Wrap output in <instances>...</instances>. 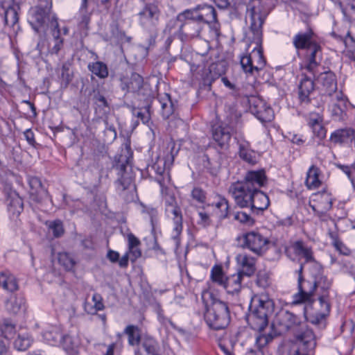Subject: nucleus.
I'll list each match as a JSON object with an SVG mask.
<instances>
[{
    "label": "nucleus",
    "instance_id": "58836bf2",
    "mask_svg": "<svg viewBox=\"0 0 355 355\" xmlns=\"http://www.w3.org/2000/svg\"><path fill=\"white\" fill-rule=\"evenodd\" d=\"M132 115L140 119L144 124H147L150 120V105L146 104L142 107L132 106L131 108Z\"/></svg>",
    "mask_w": 355,
    "mask_h": 355
},
{
    "label": "nucleus",
    "instance_id": "f03ea898",
    "mask_svg": "<svg viewBox=\"0 0 355 355\" xmlns=\"http://www.w3.org/2000/svg\"><path fill=\"white\" fill-rule=\"evenodd\" d=\"M272 326L278 334L291 333L295 340H298L300 345H307L309 347L314 345V333L301 316L288 310L282 309L276 315Z\"/></svg>",
    "mask_w": 355,
    "mask_h": 355
},
{
    "label": "nucleus",
    "instance_id": "5701e85b",
    "mask_svg": "<svg viewBox=\"0 0 355 355\" xmlns=\"http://www.w3.org/2000/svg\"><path fill=\"white\" fill-rule=\"evenodd\" d=\"M323 268L321 265L317 262H314L312 266L311 271V277L314 279L316 288H321L324 293L322 295H327V300L329 299L328 291L331 287V282L323 274Z\"/></svg>",
    "mask_w": 355,
    "mask_h": 355
},
{
    "label": "nucleus",
    "instance_id": "4c0bfd02",
    "mask_svg": "<svg viewBox=\"0 0 355 355\" xmlns=\"http://www.w3.org/2000/svg\"><path fill=\"white\" fill-rule=\"evenodd\" d=\"M138 15L141 21H157L158 20L159 12L155 5L148 4Z\"/></svg>",
    "mask_w": 355,
    "mask_h": 355
},
{
    "label": "nucleus",
    "instance_id": "423d86ee",
    "mask_svg": "<svg viewBox=\"0 0 355 355\" xmlns=\"http://www.w3.org/2000/svg\"><path fill=\"white\" fill-rule=\"evenodd\" d=\"M304 263H300L299 268L295 270L294 275L297 277L298 292L293 295L292 304L294 305L305 304L311 306L315 302V292L316 290L314 279H304L303 271Z\"/></svg>",
    "mask_w": 355,
    "mask_h": 355
},
{
    "label": "nucleus",
    "instance_id": "c9c22d12",
    "mask_svg": "<svg viewBox=\"0 0 355 355\" xmlns=\"http://www.w3.org/2000/svg\"><path fill=\"white\" fill-rule=\"evenodd\" d=\"M123 334L128 336V341L130 346H139L142 342L143 336L141 335V329L136 325H128L125 328Z\"/></svg>",
    "mask_w": 355,
    "mask_h": 355
},
{
    "label": "nucleus",
    "instance_id": "774afa93",
    "mask_svg": "<svg viewBox=\"0 0 355 355\" xmlns=\"http://www.w3.org/2000/svg\"><path fill=\"white\" fill-rule=\"evenodd\" d=\"M224 355H234L233 353V345L231 341H223L218 345Z\"/></svg>",
    "mask_w": 355,
    "mask_h": 355
},
{
    "label": "nucleus",
    "instance_id": "de8ad7c7",
    "mask_svg": "<svg viewBox=\"0 0 355 355\" xmlns=\"http://www.w3.org/2000/svg\"><path fill=\"white\" fill-rule=\"evenodd\" d=\"M58 259L59 263L68 271L72 270L76 265V261L72 254L66 252L58 253Z\"/></svg>",
    "mask_w": 355,
    "mask_h": 355
},
{
    "label": "nucleus",
    "instance_id": "a18cd8bd",
    "mask_svg": "<svg viewBox=\"0 0 355 355\" xmlns=\"http://www.w3.org/2000/svg\"><path fill=\"white\" fill-rule=\"evenodd\" d=\"M92 99L94 104L96 105V110L98 109L100 111L102 110L103 113L110 110V104L106 98L100 92V91H94Z\"/></svg>",
    "mask_w": 355,
    "mask_h": 355
},
{
    "label": "nucleus",
    "instance_id": "bb28decb",
    "mask_svg": "<svg viewBox=\"0 0 355 355\" xmlns=\"http://www.w3.org/2000/svg\"><path fill=\"white\" fill-rule=\"evenodd\" d=\"M5 194L6 196V204L8 209L12 211L13 214H20L24 209L23 200L18 193L12 190L10 188L5 189Z\"/></svg>",
    "mask_w": 355,
    "mask_h": 355
},
{
    "label": "nucleus",
    "instance_id": "8fccbe9b",
    "mask_svg": "<svg viewBox=\"0 0 355 355\" xmlns=\"http://www.w3.org/2000/svg\"><path fill=\"white\" fill-rule=\"evenodd\" d=\"M1 331L6 339H12L16 333V325L11 320L6 319L1 326Z\"/></svg>",
    "mask_w": 355,
    "mask_h": 355
},
{
    "label": "nucleus",
    "instance_id": "39448f33",
    "mask_svg": "<svg viewBox=\"0 0 355 355\" xmlns=\"http://www.w3.org/2000/svg\"><path fill=\"white\" fill-rule=\"evenodd\" d=\"M275 304L267 295H254L252 297L247 321L250 327L257 331H263L268 325L269 316L274 311Z\"/></svg>",
    "mask_w": 355,
    "mask_h": 355
},
{
    "label": "nucleus",
    "instance_id": "b1692460",
    "mask_svg": "<svg viewBox=\"0 0 355 355\" xmlns=\"http://www.w3.org/2000/svg\"><path fill=\"white\" fill-rule=\"evenodd\" d=\"M143 84V77L137 73H132L130 77L123 76L120 78V87L125 93L139 92Z\"/></svg>",
    "mask_w": 355,
    "mask_h": 355
},
{
    "label": "nucleus",
    "instance_id": "4be33fe9",
    "mask_svg": "<svg viewBox=\"0 0 355 355\" xmlns=\"http://www.w3.org/2000/svg\"><path fill=\"white\" fill-rule=\"evenodd\" d=\"M231 137L230 128L222 125L212 127L213 140L220 150H227L229 148Z\"/></svg>",
    "mask_w": 355,
    "mask_h": 355
},
{
    "label": "nucleus",
    "instance_id": "4d7b16f0",
    "mask_svg": "<svg viewBox=\"0 0 355 355\" xmlns=\"http://www.w3.org/2000/svg\"><path fill=\"white\" fill-rule=\"evenodd\" d=\"M225 276L220 266H214L211 270V280L221 286L224 284Z\"/></svg>",
    "mask_w": 355,
    "mask_h": 355
},
{
    "label": "nucleus",
    "instance_id": "2eb2a0df",
    "mask_svg": "<svg viewBox=\"0 0 355 355\" xmlns=\"http://www.w3.org/2000/svg\"><path fill=\"white\" fill-rule=\"evenodd\" d=\"M235 139L240 159L249 164L254 165L257 162V157L255 150L251 148L250 143L243 137H236Z\"/></svg>",
    "mask_w": 355,
    "mask_h": 355
},
{
    "label": "nucleus",
    "instance_id": "ddd939ff",
    "mask_svg": "<svg viewBox=\"0 0 355 355\" xmlns=\"http://www.w3.org/2000/svg\"><path fill=\"white\" fill-rule=\"evenodd\" d=\"M166 214L169 216H173V229L172 239L174 241L176 247L178 248L180 243V235L181 234L183 230L182 225V214L180 207L178 204L170 206L165 209Z\"/></svg>",
    "mask_w": 355,
    "mask_h": 355
},
{
    "label": "nucleus",
    "instance_id": "a878e982",
    "mask_svg": "<svg viewBox=\"0 0 355 355\" xmlns=\"http://www.w3.org/2000/svg\"><path fill=\"white\" fill-rule=\"evenodd\" d=\"M318 81L322 84L325 94L332 96L338 93L336 76L331 71L321 73L318 77Z\"/></svg>",
    "mask_w": 355,
    "mask_h": 355
},
{
    "label": "nucleus",
    "instance_id": "2f4dec72",
    "mask_svg": "<svg viewBox=\"0 0 355 355\" xmlns=\"http://www.w3.org/2000/svg\"><path fill=\"white\" fill-rule=\"evenodd\" d=\"M44 340L51 345H57L62 342L71 340L70 336L63 335L58 327H53L43 333Z\"/></svg>",
    "mask_w": 355,
    "mask_h": 355
},
{
    "label": "nucleus",
    "instance_id": "37998d69",
    "mask_svg": "<svg viewBox=\"0 0 355 355\" xmlns=\"http://www.w3.org/2000/svg\"><path fill=\"white\" fill-rule=\"evenodd\" d=\"M319 205L322 208L321 211H317L314 207H312L313 210L318 215L322 214L323 213L331 209L333 205V198H331V194L325 191L321 193Z\"/></svg>",
    "mask_w": 355,
    "mask_h": 355
},
{
    "label": "nucleus",
    "instance_id": "72a5a7b5",
    "mask_svg": "<svg viewBox=\"0 0 355 355\" xmlns=\"http://www.w3.org/2000/svg\"><path fill=\"white\" fill-rule=\"evenodd\" d=\"M32 14L37 22H57L58 21L56 15L52 12L50 7H35L32 9Z\"/></svg>",
    "mask_w": 355,
    "mask_h": 355
},
{
    "label": "nucleus",
    "instance_id": "bf43d9fd",
    "mask_svg": "<svg viewBox=\"0 0 355 355\" xmlns=\"http://www.w3.org/2000/svg\"><path fill=\"white\" fill-rule=\"evenodd\" d=\"M256 282L258 286L263 288H267L270 284L269 274L265 270L259 271Z\"/></svg>",
    "mask_w": 355,
    "mask_h": 355
},
{
    "label": "nucleus",
    "instance_id": "6e6552de",
    "mask_svg": "<svg viewBox=\"0 0 355 355\" xmlns=\"http://www.w3.org/2000/svg\"><path fill=\"white\" fill-rule=\"evenodd\" d=\"M262 24H250L249 31L246 33V35H248L249 39L257 45L250 53L254 70H255L256 73H259L266 64V60L263 56V51L261 46Z\"/></svg>",
    "mask_w": 355,
    "mask_h": 355
},
{
    "label": "nucleus",
    "instance_id": "7c9ffc66",
    "mask_svg": "<svg viewBox=\"0 0 355 355\" xmlns=\"http://www.w3.org/2000/svg\"><path fill=\"white\" fill-rule=\"evenodd\" d=\"M159 102L161 105V114L165 119H168L175 112L178 101L173 100L171 96L166 93L159 96Z\"/></svg>",
    "mask_w": 355,
    "mask_h": 355
},
{
    "label": "nucleus",
    "instance_id": "7ed1b4c3",
    "mask_svg": "<svg viewBox=\"0 0 355 355\" xmlns=\"http://www.w3.org/2000/svg\"><path fill=\"white\" fill-rule=\"evenodd\" d=\"M267 182L263 170L249 171L243 180L233 182L229 187V193L235 203L241 208H247L251 203L252 198L257 188H261Z\"/></svg>",
    "mask_w": 355,
    "mask_h": 355
},
{
    "label": "nucleus",
    "instance_id": "603ef678",
    "mask_svg": "<svg viewBox=\"0 0 355 355\" xmlns=\"http://www.w3.org/2000/svg\"><path fill=\"white\" fill-rule=\"evenodd\" d=\"M31 344V339L28 334H19L14 341V346L19 351L26 350Z\"/></svg>",
    "mask_w": 355,
    "mask_h": 355
},
{
    "label": "nucleus",
    "instance_id": "0eeeda50",
    "mask_svg": "<svg viewBox=\"0 0 355 355\" xmlns=\"http://www.w3.org/2000/svg\"><path fill=\"white\" fill-rule=\"evenodd\" d=\"M237 244L243 249H248L257 255L263 254L268 249L270 241L259 232L251 230L242 233L236 238Z\"/></svg>",
    "mask_w": 355,
    "mask_h": 355
},
{
    "label": "nucleus",
    "instance_id": "f257e3e1",
    "mask_svg": "<svg viewBox=\"0 0 355 355\" xmlns=\"http://www.w3.org/2000/svg\"><path fill=\"white\" fill-rule=\"evenodd\" d=\"M132 154L130 140L126 139L122 144L121 154L115 157L113 164V168L118 171V178L114 182L116 191L126 202L134 201L137 196L133 178L127 171Z\"/></svg>",
    "mask_w": 355,
    "mask_h": 355
},
{
    "label": "nucleus",
    "instance_id": "aec40b11",
    "mask_svg": "<svg viewBox=\"0 0 355 355\" xmlns=\"http://www.w3.org/2000/svg\"><path fill=\"white\" fill-rule=\"evenodd\" d=\"M314 89L313 80L306 75H302L298 85V99L300 104L309 105L311 103V95Z\"/></svg>",
    "mask_w": 355,
    "mask_h": 355
},
{
    "label": "nucleus",
    "instance_id": "864d4df0",
    "mask_svg": "<svg viewBox=\"0 0 355 355\" xmlns=\"http://www.w3.org/2000/svg\"><path fill=\"white\" fill-rule=\"evenodd\" d=\"M105 128L104 130V141L107 144L112 143L116 138V130L114 125L110 123L108 120L104 121Z\"/></svg>",
    "mask_w": 355,
    "mask_h": 355
},
{
    "label": "nucleus",
    "instance_id": "338daca9",
    "mask_svg": "<svg viewBox=\"0 0 355 355\" xmlns=\"http://www.w3.org/2000/svg\"><path fill=\"white\" fill-rule=\"evenodd\" d=\"M322 116L318 113H311L308 120V125L313 129L322 123Z\"/></svg>",
    "mask_w": 355,
    "mask_h": 355
},
{
    "label": "nucleus",
    "instance_id": "0e129e2a",
    "mask_svg": "<svg viewBox=\"0 0 355 355\" xmlns=\"http://www.w3.org/2000/svg\"><path fill=\"white\" fill-rule=\"evenodd\" d=\"M336 166L345 173L352 182H354V178L352 173L355 171V164L344 165L341 164H336Z\"/></svg>",
    "mask_w": 355,
    "mask_h": 355
},
{
    "label": "nucleus",
    "instance_id": "13d9d810",
    "mask_svg": "<svg viewBox=\"0 0 355 355\" xmlns=\"http://www.w3.org/2000/svg\"><path fill=\"white\" fill-rule=\"evenodd\" d=\"M232 216L234 220L248 226H252L255 223L254 219L250 216V214H248L245 211L232 212Z\"/></svg>",
    "mask_w": 355,
    "mask_h": 355
},
{
    "label": "nucleus",
    "instance_id": "c85d7f7f",
    "mask_svg": "<svg viewBox=\"0 0 355 355\" xmlns=\"http://www.w3.org/2000/svg\"><path fill=\"white\" fill-rule=\"evenodd\" d=\"M108 29L110 32L105 35L106 41L115 40L121 44L131 42L132 37L127 36L124 31L120 30L118 24H109Z\"/></svg>",
    "mask_w": 355,
    "mask_h": 355
},
{
    "label": "nucleus",
    "instance_id": "680f3d73",
    "mask_svg": "<svg viewBox=\"0 0 355 355\" xmlns=\"http://www.w3.org/2000/svg\"><path fill=\"white\" fill-rule=\"evenodd\" d=\"M144 211L146 212L150 217V225L153 230L158 223V211L156 209L153 207H147L145 209Z\"/></svg>",
    "mask_w": 355,
    "mask_h": 355
},
{
    "label": "nucleus",
    "instance_id": "a19ab883",
    "mask_svg": "<svg viewBox=\"0 0 355 355\" xmlns=\"http://www.w3.org/2000/svg\"><path fill=\"white\" fill-rule=\"evenodd\" d=\"M164 165L165 162L158 161L147 168L149 175H152L154 173L156 175L155 177V180L160 184L163 182L162 175L165 171Z\"/></svg>",
    "mask_w": 355,
    "mask_h": 355
},
{
    "label": "nucleus",
    "instance_id": "3c124183",
    "mask_svg": "<svg viewBox=\"0 0 355 355\" xmlns=\"http://www.w3.org/2000/svg\"><path fill=\"white\" fill-rule=\"evenodd\" d=\"M46 225L55 238H60L64 234V229L62 220L59 219L54 220L47 222Z\"/></svg>",
    "mask_w": 355,
    "mask_h": 355
},
{
    "label": "nucleus",
    "instance_id": "4468645a",
    "mask_svg": "<svg viewBox=\"0 0 355 355\" xmlns=\"http://www.w3.org/2000/svg\"><path fill=\"white\" fill-rule=\"evenodd\" d=\"M330 111L334 120L341 121L346 115L348 99L340 92L331 96Z\"/></svg>",
    "mask_w": 355,
    "mask_h": 355
},
{
    "label": "nucleus",
    "instance_id": "ea45409f",
    "mask_svg": "<svg viewBox=\"0 0 355 355\" xmlns=\"http://www.w3.org/2000/svg\"><path fill=\"white\" fill-rule=\"evenodd\" d=\"M268 14V10H262L259 6H254L248 10L247 15L252 22H263Z\"/></svg>",
    "mask_w": 355,
    "mask_h": 355
},
{
    "label": "nucleus",
    "instance_id": "09e8293b",
    "mask_svg": "<svg viewBox=\"0 0 355 355\" xmlns=\"http://www.w3.org/2000/svg\"><path fill=\"white\" fill-rule=\"evenodd\" d=\"M346 5L343 6V2H340L342 11L345 16V20L350 22L355 21V0H345Z\"/></svg>",
    "mask_w": 355,
    "mask_h": 355
},
{
    "label": "nucleus",
    "instance_id": "f704fd0d",
    "mask_svg": "<svg viewBox=\"0 0 355 355\" xmlns=\"http://www.w3.org/2000/svg\"><path fill=\"white\" fill-rule=\"evenodd\" d=\"M227 68V63L225 60H221L211 64L209 67L207 79L211 82L222 76L225 73Z\"/></svg>",
    "mask_w": 355,
    "mask_h": 355
},
{
    "label": "nucleus",
    "instance_id": "9b49d317",
    "mask_svg": "<svg viewBox=\"0 0 355 355\" xmlns=\"http://www.w3.org/2000/svg\"><path fill=\"white\" fill-rule=\"evenodd\" d=\"M318 301L321 306V311L313 313H308L307 306L304 307V315L307 322L324 329L326 327V317L330 312V304L327 301V295H321L318 297Z\"/></svg>",
    "mask_w": 355,
    "mask_h": 355
},
{
    "label": "nucleus",
    "instance_id": "c03bdc74",
    "mask_svg": "<svg viewBox=\"0 0 355 355\" xmlns=\"http://www.w3.org/2000/svg\"><path fill=\"white\" fill-rule=\"evenodd\" d=\"M316 347V338L314 336L313 347H309L307 345L304 346L300 345L299 340H295V345L293 346L290 355H310Z\"/></svg>",
    "mask_w": 355,
    "mask_h": 355
},
{
    "label": "nucleus",
    "instance_id": "20e7f679",
    "mask_svg": "<svg viewBox=\"0 0 355 355\" xmlns=\"http://www.w3.org/2000/svg\"><path fill=\"white\" fill-rule=\"evenodd\" d=\"M205 306L204 319L209 328L218 331L225 329L230 322V313L227 303L216 298L210 291L202 293Z\"/></svg>",
    "mask_w": 355,
    "mask_h": 355
},
{
    "label": "nucleus",
    "instance_id": "e433bc0d",
    "mask_svg": "<svg viewBox=\"0 0 355 355\" xmlns=\"http://www.w3.org/2000/svg\"><path fill=\"white\" fill-rule=\"evenodd\" d=\"M320 170L317 166L312 165L306 173V185L309 189H317L321 185L319 180Z\"/></svg>",
    "mask_w": 355,
    "mask_h": 355
},
{
    "label": "nucleus",
    "instance_id": "79ce46f5",
    "mask_svg": "<svg viewBox=\"0 0 355 355\" xmlns=\"http://www.w3.org/2000/svg\"><path fill=\"white\" fill-rule=\"evenodd\" d=\"M89 70L100 78H105L108 76V69L107 65L101 61L89 63Z\"/></svg>",
    "mask_w": 355,
    "mask_h": 355
},
{
    "label": "nucleus",
    "instance_id": "cd10ccee",
    "mask_svg": "<svg viewBox=\"0 0 355 355\" xmlns=\"http://www.w3.org/2000/svg\"><path fill=\"white\" fill-rule=\"evenodd\" d=\"M243 276L241 273H235L229 277H226L224 284L222 286L225 289L228 294L232 295H238L242 288Z\"/></svg>",
    "mask_w": 355,
    "mask_h": 355
},
{
    "label": "nucleus",
    "instance_id": "052dcab7",
    "mask_svg": "<svg viewBox=\"0 0 355 355\" xmlns=\"http://www.w3.org/2000/svg\"><path fill=\"white\" fill-rule=\"evenodd\" d=\"M216 207L220 210V218L223 219L230 217L232 213L229 211V203L227 200L223 198L217 203Z\"/></svg>",
    "mask_w": 355,
    "mask_h": 355
},
{
    "label": "nucleus",
    "instance_id": "9d476101",
    "mask_svg": "<svg viewBox=\"0 0 355 355\" xmlns=\"http://www.w3.org/2000/svg\"><path fill=\"white\" fill-rule=\"evenodd\" d=\"M284 253L292 261L304 258V261L301 263H313L315 262L311 248L306 246L302 240L291 242L289 245H286L284 247Z\"/></svg>",
    "mask_w": 355,
    "mask_h": 355
},
{
    "label": "nucleus",
    "instance_id": "f3484780",
    "mask_svg": "<svg viewBox=\"0 0 355 355\" xmlns=\"http://www.w3.org/2000/svg\"><path fill=\"white\" fill-rule=\"evenodd\" d=\"M250 201L251 203L248 208L250 209V212L253 215L259 216L262 214L270 205L268 196L261 191V188H257V191L254 192Z\"/></svg>",
    "mask_w": 355,
    "mask_h": 355
},
{
    "label": "nucleus",
    "instance_id": "49530a36",
    "mask_svg": "<svg viewBox=\"0 0 355 355\" xmlns=\"http://www.w3.org/2000/svg\"><path fill=\"white\" fill-rule=\"evenodd\" d=\"M52 35L55 42V44L51 49V53L58 54L63 45V39L60 37V24H55L52 30Z\"/></svg>",
    "mask_w": 355,
    "mask_h": 355
},
{
    "label": "nucleus",
    "instance_id": "e2e57ef3",
    "mask_svg": "<svg viewBox=\"0 0 355 355\" xmlns=\"http://www.w3.org/2000/svg\"><path fill=\"white\" fill-rule=\"evenodd\" d=\"M191 196L193 199L196 200L200 203H204L206 200V193L199 187H195L191 191Z\"/></svg>",
    "mask_w": 355,
    "mask_h": 355
},
{
    "label": "nucleus",
    "instance_id": "393cba45",
    "mask_svg": "<svg viewBox=\"0 0 355 355\" xmlns=\"http://www.w3.org/2000/svg\"><path fill=\"white\" fill-rule=\"evenodd\" d=\"M241 270L237 273H241L242 276L250 277L256 271V259L247 254H240L236 257Z\"/></svg>",
    "mask_w": 355,
    "mask_h": 355
},
{
    "label": "nucleus",
    "instance_id": "6e6d98bb",
    "mask_svg": "<svg viewBox=\"0 0 355 355\" xmlns=\"http://www.w3.org/2000/svg\"><path fill=\"white\" fill-rule=\"evenodd\" d=\"M19 6L15 5L8 8L3 11V18L5 22H18L19 21V14L18 10Z\"/></svg>",
    "mask_w": 355,
    "mask_h": 355
},
{
    "label": "nucleus",
    "instance_id": "473e14b6",
    "mask_svg": "<svg viewBox=\"0 0 355 355\" xmlns=\"http://www.w3.org/2000/svg\"><path fill=\"white\" fill-rule=\"evenodd\" d=\"M28 182L30 187V194L35 201H40L47 191L43 188L40 179L35 176H28Z\"/></svg>",
    "mask_w": 355,
    "mask_h": 355
},
{
    "label": "nucleus",
    "instance_id": "5fc2aeb1",
    "mask_svg": "<svg viewBox=\"0 0 355 355\" xmlns=\"http://www.w3.org/2000/svg\"><path fill=\"white\" fill-rule=\"evenodd\" d=\"M240 63L243 71L250 75H254L255 70H254L253 62L250 53L248 55H241L240 56Z\"/></svg>",
    "mask_w": 355,
    "mask_h": 355
},
{
    "label": "nucleus",
    "instance_id": "1a4fd4ad",
    "mask_svg": "<svg viewBox=\"0 0 355 355\" xmlns=\"http://www.w3.org/2000/svg\"><path fill=\"white\" fill-rule=\"evenodd\" d=\"M177 19L180 22L187 20L217 22L216 10L211 6H198L193 9L186 10L178 15Z\"/></svg>",
    "mask_w": 355,
    "mask_h": 355
},
{
    "label": "nucleus",
    "instance_id": "a211bd4d",
    "mask_svg": "<svg viewBox=\"0 0 355 355\" xmlns=\"http://www.w3.org/2000/svg\"><path fill=\"white\" fill-rule=\"evenodd\" d=\"M135 355H162L160 345L153 336L145 335Z\"/></svg>",
    "mask_w": 355,
    "mask_h": 355
},
{
    "label": "nucleus",
    "instance_id": "412c9836",
    "mask_svg": "<svg viewBox=\"0 0 355 355\" xmlns=\"http://www.w3.org/2000/svg\"><path fill=\"white\" fill-rule=\"evenodd\" d=\"M313 31L309 28L306 31H300L293 38V44L297 50H306L318 42L314 38Z\"/></svg>",
    "mask_w": 355,
    "mask_h": 355
},
{
    "label": "nucleus",
    "instance_id": "c756f323",
    "mask_svg": "<svg viewBox=\"0 0 355 355\" xmlns=\"http://www.w3.org/2000/svg\"><path fill=\"white\" fill-rule=\"evenodd\" d=\"M354 139L355 132L350 128L336 130L330 136V141L335 144H347L352 142Z\"/></svg>",
    "mask_w": 355,
    "mask_h": 355
},
{
    "label": "nucleus",
    "instance_id": "69168bd1",
    "mask_svg": "<svg viewBox=\"0 0 355 355\" xmlns=\"http://www.w3.org/2000/svg\"><path fill=\"white\" fill-rule=\"evenodd\" d=\"M2 286L4 289L10 292H14L18 289L17 281L12 277H8L5 279Z\"/></svg>",
    "mask_w": 355,
    "mask_h": 355
},
{
    "label": "nucleus",
    "instance_id": "dca6fc26",
    "mask_svg": "<svg viewBox=\"0 0 355 355\" xmlns=\"http://www.w3.org/2000/svg\"><path fill=\"white\" fill-rule=\"evenodd\" d=\"M304 60L305 69L315 76V70L322 60V48L318 43L306 50Z\"/></svg>",
    "mask_w": 355,
    "mask_h": 355
},
{
    "label": "nucleus",
    "instance_id": "f8f14e48",
    "mask_svg": "<svg viewBox=\"0 0 355 355\" xmlns=\"http://www.w3.org/2000/svg\"><path fill=\"white\" fill-rule=\"evenodd\" d=\"M250 111L261 123H268L272 121L275 114L273 110L262 99L253 98L249 100Z\"/></svg>",
    "mask_w": 355,
    "mask_h": 355
},
{
    "label": "nucleus",
    "instance_id": "6ab92c4d",
    "mask_svg": "<svg viewBox=\"0 0 355 355\" xmlns=\"http://www.w3.org/2000/svg\"><path fill=\"white\" fill-rule=\"evenodd\" d=\"M6 309L11 314L21 315L27 309L26 299L22 293H12L6 302Z\"/></svg>",
    "mask_w": 355,
    "mask_h": 355
}]
</instances>
